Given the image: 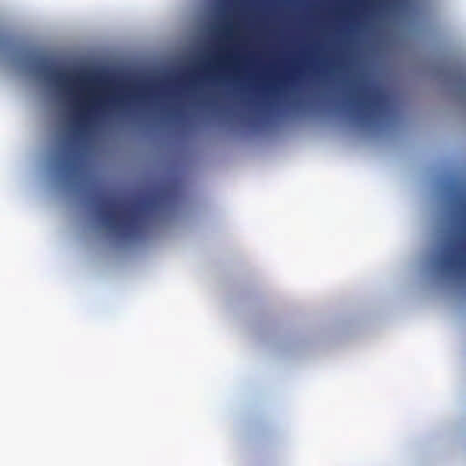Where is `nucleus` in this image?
<instances>
[{"mask_svg": "<svg viewBox=\"0 0 466 466\" xmlns=\"http://www.w3.org/2000/svg\"><path fill=\"white\" fill-rule=\"evenodd\" d=\"M170 188L162 187L144 198H137L128 204L104 200L99 205V215L104 227L121 238L139 235L153 217L174 197Z\"/></svg>", "mask_w": 466, "mask_h": 466, "instance_id": "f257e3e1", "label": "nucleus"}, {"mask_svg": "<svg viewBox=\"0 0 466 466\" xmlns=\"http://www.w3.org/2000/svg\"><path fill=\"white\" fill-rule=\"evenodd\" d=\"M237 58L231 55H227L225 59L220 60L219 67L231 68L234 72L238 70Z\"/></svg>", "mask_w": 466, "mask_h": 466, "instance_id": "423d86ee", "label": "nucleus"}, {"mask_svg": "<svg viewBox=\"0 0 466 466\" xmlns=\"http://www.w3.org/2000/svg\"><path fill=\"white\" fill-rule=\"evenodd\" d=\"M35 73L54 85L58 90L67 96L74 94L72 86L77 83H85L86 78L81 76H73L66 71L58 70L46 58H40L35 62Z\"/></svg>", "mask_w": 466, "mask_h": 466, "instance_id": "7ed1b4c3", "label": "nucleus"}, {"mask_svg": "<svg viewBox=\"0 0 466 466\" xmlns=\"http://www.w3.org/2000/svg\"><path fill=\"white\" fill-rule=\"evenodd\" d=\"M362 120H372L382 116L388 107V96L380 89L363 91L357 99Z\"/></svg>", "mask_w": 466, "mask_h": 466, "instance_id": "39448f33", "label": "nucleus"}, {"mask_svg": "<svg viewBox=\"0 0 466 466\" xmlns=\"http://www.w3.org/2000/svg\"><path fill=\"white\" fill-rule=\"evenodd\" d=\"M451 193V202L458 209L462 223L457 235L438 258L437 266L444 276L463 279H466V192L452 186Z\"/></svg>", "mask_w": 466, "mask_h": 466, "instance_id": "f03ea898", "label": "nucleus"}, {"mask_svg": "<svg viewBox=\"0 0 466 466\" xmlns=\"http://www.w3.org/2000/svg\"><path fill=\"white\" fill-rule=\"evenodd\" d=\"M229 31H230V28H229V27H228V28H227V33H229Z\"/></svg>", "mask_w": 466, "mask_h": 466, "instance_id": "0eeeda50", "label": "nucleus"}, {"mask_svg": "<svg viewBox=\"0 0 466 466\" xmlns=\"http://www.w3.org/2000/svg\"><path fill=\"white\" fill-rule=\"evenodd\" d=\"M145 94H137L134 96H110L104 99L100 96H88L86 100V111L81 110L77 116V122L80 126H83L87 120L86 112L91 110L104 109L107 106L116 110H127L133 106L141 103L145 100Z\"/></svg>", "mask_w": 466, "mask_h": 466, "instance_id": "20e7f679", "label": "nucleus"}]
</instances>
